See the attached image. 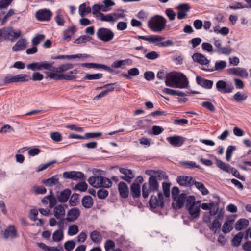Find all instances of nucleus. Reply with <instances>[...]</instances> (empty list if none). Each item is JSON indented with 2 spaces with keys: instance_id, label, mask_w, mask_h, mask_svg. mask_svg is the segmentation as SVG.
I'll return each instance as SVG.
<instances>
[{
  "instance_id": "nucleus-1",
  "label": "nucleus",
  "mask_w": 251,
  "mask_h": 251,
  "mask_svg": "<svg viewBox=\"0 0 251 251\" xmlns=\"http://www.w3.org/2000/svg\"><path fill=\"white\" fill-rule=\"evenodd\" d=\"M74 67L73 64L69 63L63 64L58 67L52 66V72L45 71L46 78H50L54 80H73L76 78L75 75L77 74L78 71L74 69L67 73H63Z\"/></svg>"
},
{
  "instance_id": "nucleus-2",
  "label": "nucleus",
  "mask_w": 251,
  "mask_h": 251,
  "mask_svg": "<svg viewBox=\"0 0 251 251\" xmlns=\"http://www.w3.org/2000/svg\"><path fill=\"white\" fill-rule=\"evenodd\" d=\"M165 85L168 87L179 88H186L188 86V81L183 74L170 72L166 74L165 80Z\"/></svg>"
},
{
  "instance_id": "nucleus-3",
  "label": "nucleus",
  "mask_w": 251,
  "mask_h": 251,
  "mask_svg": "<svg viewBox=\"0 0 251 251\" xmlns=\"http://www.w3.org/2000/svg\"><path fill=\"white\" fill-rule=\"evenodd\" d=\"M166 22V20L163 16L156 15L148 21V26L152 31L160 32L165 29Z\"/></svg>"
},
{
  "instance_id": "nucleus-4",
  "label": "nucleus",
  "mask_w": 251,
  "mask_h": 251,
  "mask_svg": "<svg viewBox=\"0 0 251 251\" xmlns=\"http://www.w3.org/2000/svg\"><path fill=\"white\" fill-rule=\"evenodd\" d=\"M159 188V183L155 176H151L149 177L148 182L142 185V192L144 199H147L151 193L156 192Z\"/></svg>"
},
{
  "instance_id": "nucleus-5",
  "label": "nucleus",
  "mask_w": 251,
  "mask_h": 251,
  "mask_svg": "<svg viewBox=\"0 0 251 251\" xmlns=\"http://www.w3.org/2000/svg\"><path fill=\"white\" fill-rule=\"evenodd\" d=\"M88 182L94 187L95 188H109L112 185L111 180L102 176H92L88 178Z\"/></svg>"
},
{
  "instance_id": "nucleus-6",
  "label": "nucleus",
  "mask_w": 251,
  "mask_h": 251,
  "mask_svg": "<svg viewBox=\"0 0 251 251\" xmlns=\"http://www.w3.org/2000/svg\"><path fill=\"white\" fill-rule=\"evenodd\" d=\"M137 38L139 39H142L149 42L155 43L159 47H167L174 45L173 42L171 40H168L166 41L156 43L157 42H160L165 39L164 37L158 35H151L149 36H138Z\"/></svg>"
},
{
  "instance_id": "nucleus-7",
  "label": "nucleus",
  "mask_w": 251,
  "mask_h": 251,
  "mask_svg": "<svg viewBox=\"0 0 251 251\" xmlns=\"http://www.w3.org/2000/svg\"><path fill=\"white\" fill-rule=\"evenodd\" d=\"M97 35L100 40L107 42L113 39L114 34L110 29L101 27L98 30Z\"/></svg>"
},
{
  "instance_id": "nucleus-8",
  "label": "nucleus",
  "mask_w": 251,
  "mask_h": 251,
  "mask_svg": "<svg viewBox=\"0 0 251 251\" xmlns=\"http://www.w3.org/2000/svg\"><path fill=\"white\" fill-rule=\"evenodd\" d=\"M52 63L47 61L33 62L27 65V68L32 71L47 70L51 71Z\"/></svg>"
},
{
  "instance_id": "nucleus-9",
  "label": "nucleus",
  "mask_w": 251,
  "mask_h": 251,
  "mask_svg": "<svg viewBox=\"0 0 251 251\" xmlns=\"http://www.w3.org/2000/svg\"><path fill=\"white\" fill-rule=\"evenodd\" d=\"M150 206L151 208L163 207L164 206V198L161 192H159L157 196H152L149 201Z\"/></svg>"
},
{
  "instance_id": "nucleus-10",
  "label": "nucleus",
  "mask_w": 251,
  "mask_h": 251,
  "mask_svg": "<svg viewBox=\"0 0 251 251\" xmlns=\"http://www.w3.org/2000/svg\"><path fill=\"white\" fill-rule=\"evenodd\" d=\"M3 236L5 240H12L19 237L18 230L13 225H9L3 232Z\"/></svg>"
},
{
  "instance_id": "nucleus-11",
  "label": "nucleus",
  "mask_w": 251,
  "mask_h": 251,
  "mask_svg": "<svg viewBox=\"0 0 251 251\" xmlns=\"http://www.w3.org/2000/svg\"><path fill=\"white\" fill-rule=\"evenodd\" d=\"M216 87L217 90L223 93H228L232 92L234 87L232 85H227L224 80H219L217 82Z\"/></svg>"
},
{
  "instance_id": "nucleus-12",
  "label": "nucleus",
  "mask_w": 251,
  "mask_h": 251,
  "mask_svg": "<svg viewBox=\"0 0 251 251\" xmlns=\"http://www.w3.org/2000/svg\"><path fill=\"white\" fill-rule=\"evenodd\" d=\"M36 19L40 21H49L52 16L51 12L48 9H40L36 12Z\"/></svg>"
},
{
  "instance_id": "nucleus-13",
  "label": "nucleus",
  "mask_w": 251,
  "mask_h": 251,
  "mask_svg": "<svg viewBox=\"0 0 251 251\" xmlns=\"http://www.w3.org/2000/svg\"><path fill=\"white\" fill-rule=\"evenodd\" d=\"M194 179L191 176H179L176 179L177 182L181 186L191 187L193 185Z\"/></svg>"
},
{
  "instance_id": "nucleus-14",
  "label": "nucleus",
  "mask_w": 251,
  "mask_h": 251,
  "mask_svg": "<svg viewBox=\"0 0 251 251\" xmlns=\"http://www.w3.org/2000/svg\"><path fill=\"white\" fill-rule=\"evenodd\" d=\"M80 214V211L78 208H72L68 211L66 220L69 222H74L79 217Z\"/></svg>"
},
{
  "instance_id": "nucleus-15",
  "label": "nucleus",
  "mask_w": 251,
  "mask_h": 251,
  "mask_svg": "<svg viewBox=\"0 0 251 251\" xmlns=\"http://www.w3.org/2000/svg\"><path fill=\"white\" fill-rule=\"evenodd\" d=\"M68 206L65 204H59L54 208V215L57 219L64 218L65 216V208H67Z\"/></svg>"
},
{
  "instance_id": "nucleus-16",
  "label": "nucleus",
  "mask_w": 251,
  "mask_h": 251,
  "mask_svg": "<svg viewBox=\"0 0 251 251\" xmlns=\"http://www.w3.org/2000/svg\"><path fill=\"white\" fill-rule=\"evenodd\" d=\"M120 172L124 174V176H121L120 178L126 181L128 183L131 182L132 179L134 177V175L132 170L124 168H121L119 169Z\"/></svg>"
},
{
  "instance_id": "nucleus-17",
  "label": "nucleus",
  "mask_w": 251,
  "mask_h": 251,
  "mask_svg": "<svg viewBox=\"0 0 251 251\" xmlns=\"http://www.w3.org/2000/svg\"><path fill=\"white\" fill-rule=\"evenodd\" d=\"M168 142L173 146H181L184 142V138L180 136H174L167 138Z\"/></svg>"
},
{
  "instance_id": "nucleus-18",
  "label": "nucleus",
  "mask_w": 251,
  "mask_h": 251,
  "mask_svg": "<svg viewBox=\"0 0 251 251\" xmlns=\"http://www.w3.org/2000/svg\"><path fill=\"white\" fill-rule=\"evenodd\" d=\"M199 201L195 205H191L189 208H187L189 213L190 215L191 219H195L198 218L200 214V204L198 205Z\"/></svg>"
},
{
  "instance_id": "nucleus-19",
  "label": "nucleus",
  "mask_w": 251,
  "mask_h": 251,
  "mask_svg": "<svg viewBox=\"0 0 251 251\" xmlns=\"http://www.w3.org/2000/svg\"><path fill=\"white\" fill-rule=\"evenodd\" d=\"M178 9L177 18L181 20L186 16V13L189 11L190 7L188 4H182L178 6Z\"/></svg>"
},
{
  "instance_id": "nucleus-20",
  "label": "nucleus",
  "mask_w": 251,
  "mask_h": 251,
  "mask_svg": "<svg viewBox=\"0 0 251 251\" xmlns=\"http://www.w3.org/2000/svg\"><path fill=\"white\" fill-rule=\"evenodd\" d=\"M12 28L3 27L0 29V41L2 39L11 41Z\"/></svg>"
},
{
  "instance_id": "nucleus-21",
  "label": "nucleus",
  "mask_w": 251,
  "mask_h": 251,
  "mask_svg": "<svg viewBox=\"0 0 251 251\" xmlns=\"http://www.w3.org/2000/svg\"><path fill=\"white\" fill-rule=\"evenodd\" d=\"M196 81L198 85L206 89H211L213 84V81L205 79L199 76L196 77Z\"/></svg>"
},
{
  "instance_id": "nucleus-22",
  "label": "nucleus",
  "mask_w": 251,
  "mask_h": 251,
  "mask_svg": "<svg viewBox=\"0 0 251 251\" xmlns=\"http://www.w3.org/2000/svg\"><path fill=\"white\" fill-rule=\"evenodd\" d=\"M228 73L231 74L236 75L241 77H246L248 75V74L246 70L241 68H232L228 69Z\"/></svg>"
},
{
  "instance_id": "nucleus-23",
  "label": "nucleus",
  "mask_w": 251,
  "mask_h": 251,
  "mask_svg": "<svg viewBox=\"0 0 251 251\" xmlns=\"http://www.w3.org/2000/svg\"><path fill=\"white\" fill-rule=\"evenodd\" d=\"M192 58L194 61L198 62L201 65H207L209 63V61L205 56L200 53H195L192 55Z\"/></svg>"
},
{
  "instance_id": "nucleus-24",
  "label": "nucleus",
  "mask_w": 251,
  "mask_h": 251,
  "mask_svg": "<svg viewBox=\"0 0 251 251\" xmlns=\"http://www.w3.org/2000/svg\"><path fill=\"white\" fill-rule=\"evenodd\" d=\"M226 62L225 61H218L215 62V67L212 68H202L204 71L207 72H213L214 71H221L225 68L226 66Z\"/></svg>"
},
{
  "instance_id": "nucleus-25",
  "label": "nucleus",
  "mask_w": 251,
  "mask_h": 251,
  "mask_svg": "<svg viewBox=\"0 0 251 251\" xmlns=\"http://www.w3.org/2000/svg\"><path fill=\"white\" fill-rule=\"evenodd\" d=\"M118 190L121 196L123 198H126L128 196L129 190L126 184L121 181L118 184Z\"/></svg>"
},
{
  "instance_id": "nucleus-26",
  "label": "nucleus",
  "mask_w": 251,
  "mask_h": 251,
  "mask_svg": "<svg viewBox=\"0 0 251 251\" xmlns=\"http://www.w3.org/2000/svg\"><path fill=\"white\" fill-rule=\"evenodd\" d=\"M71 194V191L69 189H66L59 194H57V199L60 202H65L68 201Z\"/></svg>"
},
{
  "instance_id": "nucleus-27",
  "label": "nucleus",
  "mask_w": 251,
  "mask_h": 251,
  "mask_svg": "<svg viewBox=\"0 0 251 251\" xmlns=\"http://www.w3.org/2000/svg\"><path fill=\"white\" fill-rule=\"evenodd\" d=\"M26 40L22 39L17 42L16 44L12 47V50L16 52L24 50L26 48Z\"/></svg>"
},
{
  "instance_id": "nucleus-28",
  "label": "nucleus",
  "mask_w": 251,
  "mask_h": 251,
  "mask_svg": "<svg viewBox=\"0 0 251 251\" xmlns=\"http://www.w3.org/2000/svg\"><path fill=\"white\" fill-rule=\"evenodd\" d=\"M42 183L46 186L50 187L54 185L59 184L57 175L53 176L47 179H44Z\"/></svg>"
},
{
  "instance_id": "nucleus-29",
  "label": "nucleus",
  "mask_w": 251,
  "mask_h": 251,
  "mask_svg": "<svg viewBox=\"0 0 251 251\" xmlns=\"http://www.w3.org/2000/svg\"><path fill=\"white\" fill-rule=\"evenodd\" d=\"M131 193L134 198H139L141 195L140 185L139 184L133 183L130 187Z\"/></svg>"
},
{
  "instance_id": "nucleus-30",
  "label": "nucleus",
  "mask_w": 251,
  "mask_h": 251,
  "mask_svg": "<svg viewBox=\"0 0 251 251\" xmlns=\"http://www.w3.org/2000/svg\"><path fill=\"white\" fill-rule=\"evenodd\" d=\"M249 222L247 219H240L238 220L235 225V229L236 230H241L249 225Z\"/></svg>"
},
{
  "instance_id": "nucleus-31",
  "label": "nucleus",
  "mask_w": 251,
  "mask_h": 251,
  "mask_svg": "<svg viewBox=\"0 0 251 251\" xmlns=\"http://www.w3.org/2000/svg\"><path fill=\"white\" fill-rule=\"evenodd\" d=\"M76 31V28L75 26L69 27L64 31L63 39L65 40L70 39Z\"/></svg>"
},
{
  "instance_id": "nucleus-32",
  "label": "nucleus",
  "mask_w": 251,
  "mask_h": 251,
  "mask_svg": "<svg viewBox=\"0 0 251 251\" xmlns=\"http://www.w3.org/2000/svg\"><path fill=\"white\" fill-rule=\"evenodd\" d=\"M91 240L95 243H100L102 240V237L100 232L97 230L92 231L90 234Z\"/></svg>"
},
{
  "instance_id": "nucleus-33",
  "label": "nucleus",
  "mask_w": 251,
  "mask_h": 251,
  "mask_svg": "<svg viewBox=\"0 0 251 251\" xmlns=\"http://www.w3.org/2000/svg\"><path fill=\"white\" fill-rule=\"evenodd\" d=\"M216 164L217 166L223 170L225 172L230 173V166L228 164H226L225 163L223 162L222 160L215 158Z\"/></svg>"
},
{
  "instance_id": "nucleus-34",
  "label": "nucleus",
  "mask_w": 251,
  "mask_h": 251,
  "mask_svg": "<svg viewBox=\"0 0 251 251\" xmlns=\"http://www.w3.org/2000/svg\"><path fill=\"white\" fill-rule=\"evenodd\" d=\"M93 204V200L90 196H85L82 200V204L86 208H91Z\"/></svg>"
},
{
  "instance_id": "nucleus-35",
  "label": "nucleus",
  "mask_w": 251,
  "mask_h": 251,
  "mask_svg": "<svg viewBox=\"0 0 251 251\" xmlns=\"http://www.w3.org/2000/svg\"><path fill=\"white\" fill-rule=\"evenodd\" d=\"M186 198V195L184 193L179 194L177 197L175 201H176V206L178 208L180 209L183 206Z\"/></svg>"
},
{
  "instance_id": "nucleus-36",
  "label": "nucleus",
  "mask_w": 251,
  "mask_h": 251,
  "mask_svg": "<svg viewBox=\"0 0 251 251\" xmlns=\"http://www.w3.org/2000/svg\"><path fill=\"white\" fill-rule=\"evenodd\" d=\"M193 185H195L196 187L201 192L202 195H206L209 193L208 190L202 182H197L194 179Z\"/></svg>"
},
{
  "instance_id": "nucleus-37",
  "label": "nucleus",
  "mask_w": 251,
  "mask_h": 251,
  "mask_svg": "<svg viewBox=\"0 0 251 251\" xmlns=\"http://www.w3.org/2000/svg\"><path fill=\"white\" fill-rule=\"evenodd\" d=\"M244 236V234L242 232L238 233L233 239L232 240V245L234 247H238L241 242Z\"/></svg>"
},
{
  "instance_id": "nucleus-38",
  "label": "nucleus",
  "mask_w": 251,
  "mask_h": 251,
  "mask_svg": "<svg viewBox=\"0 0 251 251\" xmlns=\"http://www.w3.org/2000/svg\"><path fill=\"white\" fill-rule=\"evenodd\" d=\"M99 16L100 17V19L101 21H106L112 23H114L116 21V19L113 18L111 14L104 15L102 13H99Z\"/></svg>"
},
{
  "instance_id": "nucleus-39",
  "label": "nucleus",
  "mask_w": 251,
  "mask_h": 251,
  "mask_svg": "<svg viewBox=\"0 0 251 251\" xmlns=\"http://www.w3.org/2000/svg\"><path fill=\"white\" fill-rule=\"evenodd\" d=\"M234 220H227L224 224L222 227V231L224 233L229 232L232 229V224Z\"/></svg>"
},
{
  "instance_id": "nucleus-40",
  "label": "nucleus",
  "mask_w": 251,
  "mask_h": 251,
  "mask_svg": "<svg viewBox=\"0 0 251 251\" xmlns=\"http://www.w3.org/2000/svg\"><path fill=\"white\" fill-rule=\"evenodd\" d=\"M220 210L219 208V204L218 202H211L209 214L211 216H215L218 212Z\"/></svg>"
},
{
  "instance_id": "nucleus-41",
  "label": "nucleus",
  "mask_w": 251,
  "mask_h": 251,
  "mask_svg": "<svg viewBox=\"0 0 251 251\" xmlns=\"http://www.w3.org/2000/svg\"><path fill=\"white\" fill-rule=\"evenodd\" d=\"M103 4L101 5L102 11L107 12L111 9V7L115 5V3L111 0H105L103 1Z\"/></svg>"
},
{
  "instance_id": "nucleus-42",
  "label": "nucleus",
  "mask_w": 251,
  "mask_h": 251,
  "mask_svg": "<svg viewBox=\"0 0 251 251\" xmlns=\"http://www.w3.org/2000/svg\"><path fill=\"white\" fill-rule=\"evenodd\" d=\"M221 226V223L216 219H214L212 223L209 225V228L211 231L214 232V234L216 233L217 230L220 229Z\"/></svg>"
},
{
  "instance_id": "nucleus-43",
  "label": "nucleus",
  "mask_w": 251,
  "mask_h": 251,
  "mask_svg": "<svg viewBox=\"0 0 251 251\" xmlns=\"http://www.w3.org/2000/svg\"><path fill=\"white\" fill-rule=\"evenodd\" d=\"M248 97V96L245 93H241L240 92H237L233 96V99L237 102H241L245 100Z\"/></svg>"
},
{
  "instance_id": "nucleus-44",
  "label": "nucleus",
  "mask_w": 251,
  "mask_h": 251,
  "mask_svg": "<svg viewBox=\"0 0 251 251\" xmlns=\"http://www.w3.org/2000/svg\"><path fill=\"white\" fill-rule=\"evenodd\" d=\"M16 76L17 82H27L31 79L30 75L27 74H19Z\"/></svg>"
},
{
  "instance_id": "nucleus-45",
  "label": "nucleus",
  "mask_w": 251,
  "mask_h": 251,
  "mask_svg": "<svg viewBox=\"0 0 251 251\" xmlns=\"http://www.w3.org/2000/svg\"><path fill=\"white\" fill-rule=\"evenodd\" d=\"M63 237V231L57 229L52 234V240L55 242H59L62 240Z\"/></svg>"
},
{
  "instance_id": "nucleus-46",
  "label": "nucleus",
  "mask_w": 251,
  "mask_h": 251,
  "mask_svg": "<svg viewBox=\"0 0 251 251\" xmlns=\"http://www.w3.org/2000/svg\"><path fill=\"white\" fill-rule=\"evenodd\" d=\"M91 12V8L90 7H86V3L81 4L79 7V14L83 17L85 13H89Z\"/></svg>"
},
{
  "instance_id": "nucleus-47",
  "label": "nucleus",
  "mask_w": 251,
  "mask_h": 251,
  "mask_svg": "<svg viewBox=\"0 0 251 251\" xmlns=\"http://www.w3.org/2000/svg\"><path fill=\"white\" fill-rule=\"evenodd\" d=\"M79 231L78 226L76 225H73L69 227L68 234L70 236L76 235Z\"/></svg>"
},
{
  "instance_id": "nucleus-48",
  "label": "nucleus",
  "mask_w": 251,
  "mask_h": 251,
  "mask_svg": "<svg viewBox=\"0 0 251 251\" xmlns=\"http://www.w3.org/2000/svg\"><path fill=\"white\" fill-rule=\"evenodd\" d=\"M170 183L163 182L162 183V189L164 194L166 197H169L170 195Z\"/></svg>"
},
{
  "instance_id": "nucleus-49",
  "label": "nucleus",
  "mask_w": 251,
  "mask_h": 251,
  "mask_svg": "<svg viewBox=\"0 0 251 251\" xmlns=\"http://www.w3.org/2000/svg\"><path fill=\"white\" fill-rule=\"evenodd\" d=\"M102 74H87L83 78L87 80L99 79L102 78Z\"/></svg>"
},
{
  "instance_id": "nucleus-50",
  "label": "nucleus",
  "mask_w": 251,
  "mask_h": 251,
  "mask_svg": "<svg viewBox=\"0 0 251 251\" xmlns=\"http://www.w3.org/2000/svg\"><path fill=\"white\" fill-rule=\"evenodd\" d=\"M236 147L233 146H229L226 151V160L229 161L232 155L233 152L235 150Z\"/></svg>"
},
{
  "instance_id": "nucleus-51",
  "label": "nucleus",
  "mask_w": 251,
  "mask_h": 251,
  "mask_svg": "<svg viewBox=\"0 0 251 251\" xmlns=\"http://www.w3.org/2000/svg\"><path fill=\"white\" fill-rule=\"evenodd\" d=\"M45 38V36L43 34H38L32 39V45L34 46L38 45L41 41Z\"/></svg>"
},
{
  "instance_id": "nucleus-52",
  "label": "nucleus",
  "mask_w": 251,
  "mask_h": 251,
  "mask_svg": "<svg viewBox=\"0 0 251 251\" xmlns=\"http://www.w3.org/2000/svg\"><path fill=\"white\" fill-rule=\"evenodd\" d=\"M232 52V49L230 47H222L218 49L217 53L224 55H229Z\"/></svg>"
},
{
  "instance_id": "nucleus-53",
  "label": "nucleus",
  "mask_w": 251,
  "mask_h": 251,
  "mask_svg": "<svg viewBox=\"0 0 251 251\" xmlns=\"http://www.w3.org/2000/svg\"><path fill=\"white\" fill-rule=\"evenodd\" d=\"M195 198L194 196H189L186 199V207L189 208L191 205H196Z\"/></svg>"
},
{
  "instance_id": "nucleus-54",
  "label": "nucleus",
  "mask_w": 251,
  "mask_h": 251,
  "mask_svg": "<svg viewBox=\"0 0 251 251\" xmlns=\"http://www.w3.org/2000/svg\"><path fill=\"white\" fill-rule=\"evenodd\" d=\"M91 39V37L87 35H83L76 39L74 43L76 44L85 43L86 42L90 41Z\"/></svg>"
},
{
  "instance_id": "nucleus-55",
  "label": "nucleus",
  "mask_w": 251,
  "mask_h": 251,
  "mask_svg": "<svg viewBox=\"0 0 251 251\" xmlns=\"http://www.w3.org/2000/svg\"><path fill=\"white\" fill-rule=\"evenodd\" d=\"M50 137L53 141L56 142H60L62 140V136L58 132H51Z\"/></svg>"
},
{
  "instance_id": "nucleus-56",
  "label": "nucleus",
  "mask_w": 251,
  "mask_h": 251,
  "mask_svg": "<svg viewBox=\"0 0 251 251\" xmlns=\"http://www.w3.org/2000/svg\"><path fill=\"white\" fill-rule=\"evenodd\" d=\"M153 176H155L156 180H161L162 178H167V176L166 175V174L165 172L161 171H155V173H154Z\"/></svg>"
},
{
  "instance_id": "nucleus-57",
  "label": "nucleus",
  "mask_w": 251,
  "mask_h": 251,
  "mask_svg": "<svg viewBox=\"0 0 251 251\" xmlns=\"http://www.w3.org/2000/svg\"><path fill=\"white\" fill-rule=\"evenodd\" d=\"M49 202L50 208L53 207L57 203V200L52 194V190H50V195H49Z\"/></svg>"
},
{
  "instance_id": "nucleus-58",
  "label": "nucleus",
  "mask_w": 251,
  "mask_h": 251,
  "mask_svg": "<svg viewBox=\"0 0 251 251\" xmlns=\"http://www.w3.org/2000/svg\"><path fill=\"white\" fill-rule=\"evenodd\" d=\"M85 178L84 175L83 173L81 172L74 171L73 178V180H77L78 179L84 180Z\"/></svg>"
},
{
  "instance_id": "nucleus-59",
  "label": "nucleus",
  "mask_w": 251,
  "mask_h": 251,
  "mask_svg": "<svg viewBox=\"0 0 251 251\" xmlns=\"http://www.w3.org/2000/svg\"><path fill=\"white\" fill-rule=\"evenodd\" d=\"M108 191L104 189H100L97 192V196L99 199H104L108 195Z\"/></svg>"
},
{
  "instance_id": "nucleus-60",
  "label": "nucleus",
  "mask_w": 251,
  "mask_h": 251,
  "mask_svg": "<svg viewBox=\"0 0 251 251\" xmlns=\"http://www.w3.org/2000/svg\"><path fill=\"white\" fill-rule=\"evenodd\" d=\"M115 246V242L111 240H107L104 243L105 251H109L110 249L114 248Z\"/></svg>"
},
{
  "instance_id": "nucleus-61",
  "label": "nucleus",
  "mask_w": 251,
  "mask_h": 251,
  "mask_svg": "<svg viewBox=\"0 0 251 251\" xmlns=\"http://www.w3.org/2000/svg\"><path fill=\"white\" fill-rule=\"evenodd\" d=\"M79 194H73L71 197L69 201L70 205L72 206H75L78 202L79 198Z\"/></svg>"
},
{
  "instance_id": "nucleus-62",
  "label": "nucleus",
  "mask_w": 251,
  "mask_h": 251,
  "mask_svg": "<svg viewBox=\"0 0 251 251\" xmlns=\"http://www.w3.org/2000/svg\"><path fill=\"white\" fill-rule=\"evenodd\" d=\"M201 105L209 110L211 112H214L215 110V108L213 104L209 101H204L202 103Z\"/></svg>"
},
{
  "instance_id": "nucleus-63",
  "label": "nucleus",
  "mask_w": 251,
  "mask_h": 251,
  "mask_svg": "<svg viewBox=\"0 0 251 251\" xmlns=\"http://www.w3.org/2000/svg\"><path fill=\"white\" fill-rule=\"evenodd\" d=\"M75 243L73 240L67 241L64 244L65 249L68 251H72L75 247Z\"/></svg>"
},
{
  "instance_id": "nucleus-64",
  "label": "nucleus",
  "mask_w": 251,
  "mask_h": 251,
  "mask_svg": "<svg viewBox=\"0 0 251 251\" xmlns=\"http://www.w3.org/2000/svg\"><path fill=\"white\" fill-rule=\"evenodd\" d=\"M159 56V54L155 51H152L145 55V57L150 60H154L157 58Z\"/></svg>"
}]
</instances>
